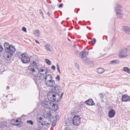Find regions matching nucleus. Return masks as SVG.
Listing matches in <instances>:
<instances>
[{"label": "nucleus", "instance_id": "33", "mask_svg": "<svg viewBox=\"0 0 130 130\" xmlns=\"http://www.w3.org/2000/svg\"><path fill=\"white\" fill-rule=\"evenodd\" d=\"M99 96L101 99H102L104 98V96L102 93H100L99 94Z\"/></svg>", "mask_w": 130, "mask_h": 130}, {"label": "nucleus", "instance_id": "32", "mask_svg": "<svg viewBox=\"0 0 130 130\" xmlns=\"http://www.w3.org/2000/svg\"><path fill=\"white\" fill-rule=\"evenodd\" d=\"M96 41V40L95 38H93L91 40V42L92 43L94 44L95 43Z\"/></svg>", "mask_w": 130, "mask_h": 130}, {"label": "nucleus", "instance_id": "28", "mask_svg": "<svg viewBox=\"0 0 130 130\" xmlns=\"http://www.w3.org/2000/svg\"><path fill=\"white\" fill-rule=\"evenodd\" d=\"M34 34L36 36L38 37L39 35V31L38 30H35L34 32Z\"/></svg>", "mask_w": 130, "mask_h": 130}, {"label": "nucleus", "instance_id": "1", "mask_svg": "<svg viewBox=\"0 0 130 130\" xmlns=\"http://www.w3.org/2000/svg\"><path fill=\"white\" fill-rule=\"evenodd\" d=\"M51 92L48 93L47 96L48 100L50 101H59L62 98L63 94L62 93L61 95L59 94L61 91V87L58 85L55 84L51 88Z\"/></svg>", "mask_w": 130, "mask_h": 130}, {"label": "nucleus", "instance_id": "22", "mask_svg": "<svg viewBox=\"0 0 130 130\" xmlns=\"http://www.w3.org/2000/svg\"><path fill=\"white\" fill-rule=\"evenodd\" d=\"M46 49L48 51H52L53 49L51 46L47 44L45 45Z\"/></svg>", "mask_w": 130, "mask_h": 130}, {"label": "nucleus", "instance_id": "34", "mask_svg": "<svg viewBox=\"0 0 130 130\" xmlns=\"http://www.w3.org/2000/svg\"><path fill=\"white\" fill-rule=\"evenodd\" d=\"M42 118L40 117L39 118V119H38L37 120V122H38L40 123V124L42 122L40 120H42Z\"/></svg>", "mask_w": 130, "mask_h": 130}, {"label": "nucleus", "instance_id": "49", "mask_svg": "<svg viewBox=\"0 0 130 130\" xmlns=\"http://www.w3.org/2000/svg\"><path fill=\"white\" fill-rule=\"evenodd\" d=\"M56 66L57 67V68H59V66L58 64H57Z\"/></svg>", "mask_w": 130, "mask_h": 130}, {"label": "nucleus", "instance_id": "25", "mask_svg": "<svg viewBox=\"0 0 130 130\" xmlns=\"http://www.w3.org/2000/svg\"><path fill=\"white\" fill-rule=\"evenodd\" d=\"M123 70L130 74V71L129 69L127 67H124L123 68Z\"/></svg>", "mask_w": 130, "mask_h": 130}, {"label": "nucleus", "instance_id": "40", "mask_svg": "<svg viewBox=\"0 0 130 130\" xmlns=\"http://www.w3.org/2000/svg\"><path fill=\"white\" fill-rule=\"evenodd\" d=\"M51 68L53 70H55V67L54 66H52L51 67Z\"/></svg>", "mask_w": 130, "mask_h": 130}, {"label": "nucleus", "instance_id": "37", "mask_svg": "<svg viewBox=\"0 0 130 130\" xmlns=\"http://www.w3.org/2000/svg\"><path fill=\"white\" fill-rule=\"evenodd\" d=\"M22 30L23 31L25 32H26V28L25 27H23L22 28Z\"/></svg>", "mask_w": 130, "mask_h": 130}, {"label": "nucleus", "instance_id": "24", "mask_svg": "<svg viewBox=\"0 0 130 130\" xmlns=\"http://www.w3.org/2000/svg\"><path fill=\"white\" fill-rule=\"evenodd\" d=\"M116 15L117 17L119 19L122 18H123V14L122 12L119 13H116Z\"/></svg>", "mask_w": 130, "mask_h": 130}, {"label": "nucleus", "instance_id": "47", "mask_svg": "<svg viewBox=\"0 0 130 130\" xmlns=\"http://www.w3.org/2000/svg\"><path fill=\"white\" fill-rule=\"evenodd\" d=\"M128 47L129 50H130V45L128 46Z\"/></svg>", "mask_w": 130, "mask_h": 130}, {"label": "nucleus", "instance_id": "36", "mask_svg": "<svg viewBox=\"0 0 130 130\" xmlns=\"http://www.w3.org/2000/svg\"><path fill=\"white\" fill-rule=\"evenodd\" d=\"M56 79L58 80H60V77L59 75H57L56 78Z\"/></svg>", "mask_w": 130, "mask_h": 130}, {"label": "nucleus", "instance_id": "41", "mask_svg": "<svg viewBox=\"0 0 130 130\" xmlns=\"http://www.w3.org/2000/svg\"><path fill=\"white\" fill-rule=\"evenodd\" d=\"M75 53L76 55H78V51L77 50L75 51Z\"/></svg>", "mask_w": 130, "mask_h": 130}, {"label": "nucleus", "instance_id": "44", "mask_svg": "<svg viewBox=\"0 0 130 130\" xmlns=\"http://www.w3.org/2000/svg\"><path fill=\"white\" fill-rule=\"evenodd\" d=\"M57 69L58 71L59 72V73H60V70H59V68H57Z\"/></svg>", "mask_w": 130, "mask_h": 130}, {"label": "nucleus", "instance_id": "43", "mask_svg": "<svg viewBox=\"0 0 130 130\" xmlns=\"http://www.w3.org/2000/svg\"><path fill=\"white\" fill-rule=\"evenodd\" d=\"M63 4H62L61 3L60 4L59 6V8H60L62 7L63 6Z\"/></svg>", "mask_w": 130, "mask_h": 130}, {"label": "nucleus", "instance_id": "23", "mask_svg": "<svg viewBox=\"0 0 130 130\" xmlns=\"http://www.w3.org/2000/svg\"><path fill=\"white\" fill-rule=\"evenodd\" d=\"M4 46L5 47V51H7V50L11 46V45H9L8 43L5 42L4 44Z\"/></svg>", "mask_w": 130, "mask_h": 130}, {"label": "nucleus", "instance_id": "5", "mask_svg": "<svg viewBox=\"0 0 130 130\" xmlns=\"http://www.w3.org/2000/svg\"><path fill=\"white\" fill-rule=\"evenodd\" d=\"M80 117L78 116L75 115L73 117L72 122L75 125L78 126L80 123Z\"/></svg>", "mask_w": 130, "mask_h": 130}, {"label": "nucleus", "instance_id": "8", "mask_svg": "<svg viewBox=\"0 0 130 130\" xmlns=\"http://www.w3.org/2000/svg\"><path fill=\"white\" fill-rule=\"evenodd\" d=\"M15 51V49L14 47L12 45H11V46L7 50L6 52L12 55Z\"/></svg>", "mask_w": 130, "mask_h": 130}, {"label": "nucleus", "instance_id": "53", "mask_svg": "<svg viewBox=\"0 0 130 130\" xmlns=\"http://www.w3.org/2000/svg\"><path fill=\"white\" fill-rule=\"evenodd\" d=\"M76 29H78L77 28H76Z\"/></svg>", "mask_w": 130, "mask_h": 130}, {"label": "nucleus", "instance_id": "3", "mask_svg": "<svg viewBox=\"0 0 130 130\" xmlns=\"http://www.w3.org/2000/svg\"><path fill=\"white\" fill-rule=\"evenodd\" d=\"M39 75V73L37 72L35 74V75H33L34 76L33 80L37 85L40 84L42 82L43 78V77L40 75L38 76V75Z\"/></svg>", "mask_w": 130, "mask_h": 130}, {"label": "nucleus", "instance_id": "9", "mask_svg": "<svg viewBox=\"0 0 130 130\" xmlns=\"http://www.w3.org/2000/svg\"><path fill=\"white\" fill-rule=\"evenodd\" d=\"M51 103H50L49 102L45 101H42L41 103V105L42 106L44 107L48 108L51 107H50Z\"/></svg>", "mask_w": 130, "mask_h": 130}, {"label": "nucleus", "instance_id": "42", "mask_svg": "<svg viewBox=\"0 0 130 130\" xmlns=\"http://www.w3.org/2000/svg\"><path fill=\"white\" fill-rule=\"evenodd\" d=\"M55 125L56 124L55 123L53 122L52 124V126L53 127H54L55 126Z\"/></svg>", "mask_w": 130, "mask_h": 130}, {"label": "nucleus", "instance_id": "14", "mask_svg": "<svg viewBox=\"0 0 130 130\" xmlns=\"http://www.w3.org/2000/svg\"><path fill=\"white\" fill-rule=\"evenodd\" d=\"M12 55L6 52L5 53L4 57L5 59L7 60H10L12 58Z\"/></svg>", "mask_w": 130, "mask_h": 130}, {"label": "nucleus", "instance_id": "4", "mask_svg": "<svg viewBox=\"0 0 130 130\" xmlns=\"http://www.w3.org/2000/svg\"><path fill=\"white\" fill-rule=\"evenodd\" d=\"M33 57H31L29 58L28 57L23 54H22L21 55L19 56V58L20 59L22 62L24 63H28L30 59H32Z\"/></svg>", "mask_w": 130, "mask_h": 130}, {"label": "nucleus", "instance_id": "48", "mask_svg": "<svg viewBox=\"0 0 130 130\" xmlns=\"http://www.w3.org/2000/svg\"><path fill=\"white\" fill-rule=\"evenodd\" d=\"M35 42H36L37 43H39L38 42V41L37 40H35Z\"/></svg>", "mask_w": 130, "mask_h": 130}, {"label": "nucleus", "instance_id": "31", "mask_svg": "<svg viewBox=\"0 0 130 130\" xmlns=\"http://www.w3.org/2000/svg\"><path fill=\"white\" fill-rule=\"evenodd\" d=\"M26 122L27 123H29V124H30L31 125H32L33 124V122L31 120H27Z\"/></svg>", "mask_w": 130, "mask_h": 130}, {"label": "nucleus", "instance_id": "19", "mask_svg": "<svg viewBox=\"0 0 130 130\" xmlns=\"http://www.w3.org/2000/svg\"><path fill=\"white\" fill-rule=\"evenodd\" d=\"M82 53L81 58H84L86 57V55L88 54V52L85 50L82 51L80 53V54Z\"/></svg>", "mask_w": 130, "mask_h": 130}, {"label": "nucleus", "instance_id": "17", "mask_svg": "<svg viewBox=\"0 0 130 130\" xmlns=\"http://www.w3.org/2000/svg\"><path fill=\"white\" fill-rule=\"evenodd\" d=\"M51 123V122L50 119H47L46 121H44L43 122H42L40 124L42 125H46L47 126L50 125Z\"/></svg>", "mask_w": 130, "mask_h": 130}, {"label": "nucleus", "instance_id": "51", "mask_svg": "<svg viewBox=\"0 0 130 130\" xmlns=\"http://www.w3.org/2000/svg\"><path fill=\"white\" fill-rule=\"evenodd\" d=\"M38 130H41V129L40 128H39L38 129Z\"/></svg>", "mask_w": 130, "mask_h": 130}, {"label": "nucleus", "instance_id": "13", "mask_svg": "<svg viewBox=\"0 0 130 130\" xmlns=\"http://www.w3.org/2000/svg\"><path fill=\"white\" fill-rule=\"evenodd\" d=\"M130 101L129 97L127 95H124L122 96V101L126 102Z\"/></svg>", "mask_w": 130, "mask_h": 130}, {"label": "nucleus", "instance_id": "6", "mask_svg": "<svg viewBox=\"0 0 130 130\" xmlns=\"http://www.w3.org/2000/svg\"><path fill=\"white\" fill-rule=\"evenodd\" d=\"M119 57L121 58H124L128 56L129 55V53L127 50L126 48L120 51Z\"/></svg>", "mask_w": 130, "mask_h": 130}, {"label": "nucleus", "instance_id": "26", "mask_svg": "<svg viewBox=\"0 0 130 130\" xmlns=\"http://www.w3.org/2000/svg\"><path fill=\"white\" fill-rule=\"evenodd\" d=\"M104 71V69L103 68H99L97 69V72L101 74L103 73Z\"/></svg>", "mask_w": 130, "mask_h": 130}, {"label": "nucleus", "instance_id": "52", "mask_svg": "<svg viewBox=\"0 0 130 130\" xmlns=\"http://www.w3.org/2000/svg\"><path fill=\"white\" fill-rule=\"evenodd\" d=\"M40 14H43V13H42V12H40Z\"/></svg>", "mask_w": 130, "mask_h": 130}, {"label": "nucleus", "instance_id": "29", "mask_svg": "<svg viewBox=\"0 0 130 130\" xmlns=\"http://www.w3.org/2000/svg\"><path fill=\"white\" fill-rule=\"evenodd\" d=\"M21 120H22L20 118H19L18 119H17L15 120V122H17V123L19 122V123H18L17 124H16L17 125H19V124H20V123L21 122Z\"/></svg>", "mask_w": 130, "mask_h": 130}, {"label": "nucleus", "instance_id": "30", "mask_svg": "<svg viewBox=\"0 0 130 130\" xmlns=\"http://www.w3.org/2000/svg\"><path fill=\"white\" fill-rule=\"evenodd\" d=\"M45 61L48 65H50L51 64V61L49 60L46 59H45Z\"/></svg>", "mask_w": 130, "mask_h": 130}, {"label": "nucleus", "instance_id": "15", "mask_svg": "<svg viewBox=\"0 0 130 130\" xmlns=\"http://www.w3.org/2000/svg\"><path fill=\"white\" fill-rule=\"evenodd\" d=\"M116 114V111L112 109L109 110L108 112V115L109 117L111 118L114 117Z\"/></svg>", "mask_w": 130, "mask_h": 130}, {"label": "nucleus", "instance_id": "16", "mask_svg": "<svg viewBox=\"0 0 130 130\" xmlns=\"http://www.w3.org/2000/svg\"><path fill=\"white\" fill-rule=\"evenodd\" d=\"M122 6L119 5H116L115 10L116 13H119L122 12L121 9H120V8H122Z\"/></svg>", "mask_w": 130, "mask_h": 130}, {"label": "nucleus", "instance_id": "21", "mask_svg": "<svg viewBox=\"0 0 130 130\" xmlns=\"http://www.w3.org/2000/svg\"><path fill=\"white\" fill-rule=\"evenodd\" d=\"M72 121L71 120H69V119H66L65 121V123L66 125L69 126L71 125Z\"/></svg>", "mask_w": 130, "mask_h": 130}, {"label": "nucleus", "instance_id": "7", "mask_svg": "<svg viewBox=\"0 0 130 130\" xmlns=\"http://www.w3.org/2000/svg\"><path fill=\"white\" fill-rule=\"evenodd\" d=\"M38 72V73L42 76L46 74L47 72V69L43 67H41L40 68L37 69Z\"/></svg>", "mask_w": 130, "mask_h": 130}, {"label": "nucleus", "instance_id": "18", "mask_svg": "<svg viewBox=\"0 0 130 130\" xmlns=\"http://www.w3.org/2000/svg\"><path fill=\"white\" fill-rule=\"evenodd\" d=\"M51 106H52V110L55 111L57 110L58 108V105L56 104H54L53 103H51Z\"/></svg>", "mask_w": 130, "mask_h": 130}, {"label": "nucleus", "instance_id": "35", "mask_svg": "<svg viewBox=\"0 0 130 130\" xmlns=\"http://www.w3.org/2000/svg\"><path fill=\"white\" fill-rule=\"evenodd\" d=\"M83 62L85 63H86V61L87 60V59L86 58L85 59H82Z\"/></svg>", "mask_w": 130, "mask_h": 130}, {"label": "nucleus", "instance_id": "46", "mask_svg": "<svg viewBox=\"0 0 130 130\" xmlns=\"http://www.w3.org/2000/svg\"><path fill=\"white\" fill-rule=\"evenodd\" d=\"M65 130H71V129L69 128H67Z\"/></svg>", "mask_w": 130, "mask_h": 130}, {"label": "nucleus", "instance_id": "50", "mask_svg": "<svg viewBox=\"0 0 130 130\" xmlns=\"http://www.w3.org/2000/svg\"><path fill=\"white\" fill-rule=\"evenodd\" d=\"M47 14L48 15H50V13L48 12H47Z\"/></svg>", "mask_w": 130, "mask_h": 130}, {"label": "nucleus", "instance_id": "39", "mask_svg": "<svg viewBox=\"0 0 130 130\" xmlns=\"http://www.w3.org/2000/svg\"><path fill=\"white\" fill-rule=\"evenodd\" d=\"M59 115H57L55 116V118L57 120H59Z\"/></svg>", "mask_w": 130, "mask_h": 130}, {"label": "nucleus", "instance_id": "10", "mask_svg": "<svg viewBox=\"0 0 130 130\" xmlns=\"http://www.w3.org/2000/svg\"><path fill=\"white\" fill-rule=\"evenodd\" d=\"M45 84L48 86L53 87L55 84L54 80H52L47 82H45Z\"/></svg>", "mask_w": 130, "mask_h": 130}, {"label": "nucleus", "instance_id": "45", "mask_svg": "<svg viewBox=\"0 0 130 130\" xmlns=\"http://www.w3.org/2000/svg\"><path fill=\"white\" fill-rule=\"evenodd\" d=\"M83 104H82L81 103H80V104H79V105L80 107L82 106H83Z\"/></svg>", "mask_w": 130, "mask_h": 130}, {"label": "nucleus", "instance_id": "2", "mask_svg": "<svg viewBox=\"0 0 130 130\" xmlns=\"http://www.w3.org/2000/svg\"><path fill=\"white\" fill-rule=\"evenodd\" d=\"M33 58L34 59H32L33 62L31 63H30V64L28 67V69L30 71H32V75H35V74H36L37 72L35 70V68H36V62L34 60H37L38 58L35 55L33 56Z\"/></svg>", "mask_w": 130, "mask_h": 130}, {"label": "nucleus", "instance_id": "20", "mask_svg": "<svg viewBox=\"0 0 130 130\" xmlns=\"http://www.w3.org/2000/svg\"><path fill=\"white\" fill-rule=\"evenodd\" d=\"M45 80V82H47L49 80H51L52 79V76L50 74L46 75V76L44 78Z\"/></svg>", "mask_w": 130, "mask_h": 130}, {"label": "nucleus", "instance_id": "11", "mask_svg": "<svg viewBox=\"0 0 130 130\" xmlns=\"http://www.w3.org/2000/svg\"><path fill=\"white\" fill-rule=\"evenodd\" d=\"M123 30L126 33L130 35V28L128 26H123Z\"/></svg>", "mask_w": 130, "mask_h": 130}, {"label": "nucleus", "instance_id": "27", "mask_svg": "<svg viewBox=\"0 0 130 130\" xmlns=\"http://www.w3.org/2000/svg\"><path fill=\"white\" fill-rule=\"evenodd\" d=\"M119 63V61L117 60H116L113 61H110V63L111 64L118 63Z\"/></svg>", "mask_w": 130, "mask_h": 130}, {"label": "nucleus", "instance_id": "12", "mask_svg": "<svg viewBox=\"0 0 130 130\" xmlns=\"http://www.w3.org/2000/svg\"><path fill=\"white\" fill-rule=\"evenodd\" d=\"M85 103L87 105L93 106L95 105V104L93 100L91 99H89L88 100L86 101Z\"/></svg>", "mask_w": 130, "mask_h": 130}, {"label": "nucleus", "instance_id": "38", "mask_svg": "<svg viewBox=\"0 0 130 130\" xmlns=\"http://www.w3.org/2000/svg\"><path fill=\"white\" fill-rule=\"evenodd\" d=\"M3 50V49L1 45H0V52H2Z\"/></svg>", "mask_w": 130, "mask_h": 130}]
</instances>
